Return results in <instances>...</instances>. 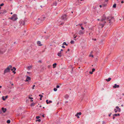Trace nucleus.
<instances>
[{"mask_svg":"<svg viewBox=\"0 0 124 124\" xmlns=\"http://www.w3.org/2000/svg\"><path fill=\"white\" fill-rule=\"evenodd\" d=\"M39 96L40 97L42 98L43 97V96L41 94H39Z\"/></svg>","mask_w":124,"mask_h":124,"instance_id":"nucleus-37","label":"nucleus"},{"mask_svg":"<svg viewBox=\"0 0 124 124\" xmlns=\"http://www.w3.org/2000/svg\"><path fill=\"white\" fill-rule=\"evenodd\" d=\"M55 91H57V89L56 88H54V89H53Z\"/></svg>","mask_w":124,"mask_h":124,"instance_id":"nucleus-32","label":"nucleus"},{"mask_svg":"<svg viewBox=\"0 0 124 124\" xmlns=\"http://www.w3.org/2000/svg\"><path fill=\"white\" fill-rule=\"evenodd\" d=\"M119 115H120L119 114H114L113 115V116H119Z\"/></svg>","mask_w":124,"mask_h":124,"instance_id":"nucleus-18","label":"nucleus"},{"mask_svg":"<svg viewBox=\"0 0 124 124\" xmlns=\"http://www.w3.org/2000/svg\"><path fill=\"white\" fill-rule=\"evenodd\" d=\"M59 87H60V86L59 85H57L56 87L57 88H59Z\"/></svg>","mask_w":124,"mask_h":124,"instance_id":"nucleus-41","label":"nucleus"},{"mask_svg":"<svg viewBox=\"0 0 124 124\" xmlns=\"http://www.w3.org/2000/svg\"><path fill=\"white\" fill-rule=\"evenodd\" d=\"M26 76L27 77V78L25 81H29L31 80V78L30 77L27 76Z\"/></svg>","mask_w":124,"mask_h":124,"instance_id":"nucleus-8","label":"nucleus"},{"mask_svg":"<svg viewBox=\"0 0 124 124\" xmlns=\"http://www.w3.org/2000/svg\"><path fill=\"white\" fill-rule=\"evenodd\" d=\"M111 79V78H109L108 79H106V80L108 82L110 81V80Z\"/></svg>","mask_w":124,"mask_h":124,"instance_id":"nucleus-19","label":"nucleus"},{"mask_svg":"<svg viewBox=\"0 0 124 124\" xmlns=\"http://www.w3.org/2000/svg\"><path fill=\"white\" fill-rule=\"evenodd\" d=\"M7 12V11L6 10H4L3 12H1V13L2 14H5Z\"/></svg>","mask_w":124,"mask_h":124,"instance_id":"nucleus-17","label":"nucleus"},{"mask_svg":"<svg viewBox=\"0 0 124 124\" xmlns=\"http://www.w3.org/2000/svg\"><path fill=\"white\" fill-rule=\"evenodd\" d=\"M37 44L39 46H41L42 45V44H41V42L40 41H38L37 42Z\"/></svg>","mask_w":124,"mask_h":124,"instance_id":"nucleus-14","label":"nucleus"},{"mask_svg":"<svg viewBox=\"0 0 124 124\" xmlns=\"http://www.w3.org/2000/svg\"><path fill=\"white\" fill-rule=\"evenodd\" d=\"M63 51V50L62 49H61V51H60L61 52V51Z\"/></svg>","mask_w":124,"mask_h":124,"instance_id":"nucleus-56","label":"nucleus"},{"mask_svg":"<svg viewBox=\"0 0 124 124\" xmlns=\"http://www.w3.org/2000/svg\"><path fill=\"white\" fill-rule=\"evenodd\" d=\"M27 73H28V74H30V73L29 72H27Z\"/></svg>","mask_w":124,"mask_h":124,"instance_id":"nucleus-55","label":"nucleus"},{"mask_svg":"<svg viewBox=\"0 0 124 124\" xmlns=\"http://www.w3.org/2000/svg\"><path fill=\"white\" fill-rule=\"evenodd\" d=\"M103 40H101L100 41V43L101 44H102L103 43Z\"/></svg>","mask_w":124,"mask_h":124,"instance_id":"nucleus-25","label":"nucleus"},{"mask_svg":"<svg viewBox=\"0 0 124 124\" xmlns=\"http://www.w3.org/2000/svg\"><path fill=\"white\" fill-rule=\"evenodd\" d=\"M89 56L90 57H93V56L92 55H89Z\"/></svg>","mask_w":124,"mask_h":124,"instance_id":"nucleus-40","label":"nucleus"},{"mask_svg":"<svg viewBox=\"0 0 124 124\" xmlns=\"http://www.w3.org/2000/svg\"><path fill=\"white\" fill-rule=\"evenodd\" d=\"M105 20L108 21V23H111L115 21L113 17L108 16L106 18L105 15H104L102 17V19L101 20V21L102 22Z\"/></svg>","mask_w":124,"mask_h":124,"instance_id":"nucleus-1","label":"nucleus"},{"mask_svg":"<svg viewBox=\"0 0 124 124\" xmlns=\"http://www.w3.org/2000/svg\"><path fill=\"white\" fill-rule=\"evenodd\" d=\"M51 67V66L49 65H48V68H49Z\"/></svg>","mask_w":124,"mask_h":124,"instance_id":"nucleus-50","label":"nucleus"},{"mask_svg":"<svg viewBox=\"0 0 124 124\" xmlns=\"http://www.w3.org/2000/svg\"><path fill=\"white\" fill-rule=\"evenodd\" d=\"M35 85H33L32 87V89H34V87L35 86Z\"/></svg>","mask_w":124,"mask_h":124,"instance_id":"nucleus-33","label":"nucleus"},{"mask_svg":"<svg viewBox=\"0 0 124 124\" xmlns=\"http://www.w3.org/2000/svg\"><path fill=\"white\" fill-rule=\"evenodd\" d=\"M8 95H6V96H5V98L6 99H7V98H8Z\"/></svg>","mask_w":124,"mask_h":124,"instance_id":"nucleus-45","label":"nucleus"},{"mask_svg":"<svg viewBox=\"0 0 124 124\" xmlns=\"http://www.w3.org/2000/svg\"><path fill=\"white\" fill-rule=\"evenodd\" d=\"M7 123H8V124H9L10 123V120H8L7 121Z\"/></svg>","mask_w":124,"mask_h":124,"instance_id":"nucleus-29","label":"nucleus"},{"mask_svg":"<svg viewBox=\"0 0 124 124\" xmlns=\"http://www.w3.org/2000/svg\"><path fill=\"white\" fill-rule=\"evenodd\" d=\"M100 8H101L102 7V6L101 5H100Z\"/></svg>","mask_w":124,"mask_h":124,"instance_id":"nucleus-59","label":"nucleus"},{"mask_svg":"<svg viewBox=\"0 0 124 124\" xmlns=\"http://www.w3.org/2000/svg\"><path fill=\"white\" fill-rule=\"evenodd\" d=\"M13 72L14 74H15L16 73V72L14 71H13Z\"/></svg>","mask_w":124,"mask_h":124,"instance_id":"nucleus-51","label":"nucleus"},{"mask_svg":"<svg viewBox=\"0 0 124 124\" xmlns=\"http://www.w3.org/2000/svg\"><path fill=\"white\" fill-rule=\"evenodd\" d=\"M84 31L80 30L79 31L78 34L80 35H83L84 34Z\"/></svg>","mask_w":124,"mask_h":124,"instance_id":"nucleus-9","label":"nucleus"},{"mask_svg":"<svg viewBox=\"0 0 124 124\" xmlns=\"http://www.w3.org/2000/svg\"><path fill=\"white\" fill-rule=\"evenodd\" d=\"M2 100H3V101H5V100H6V99L5 98H4V96H2Z\"/></svg>","mask_w":124,"mask_h":124,"instance_id":"nucleus-30","label":"nucleus"},{"mask_svg":"<svg viewBox=\"0 0 124 124\" xmlns=\"http://www.w3.org/2000/svg\"><path fill=\"white\" fill-rule=\"evenodd\" d=\"M4 4L3 3H2L1 4H0V6H2L4 5Z\"/></svg>","mask_w":124,"mask_h":124,"instance_id":"nucleus-39","label":"nucleus"},{"mask_svg":"<svg viewBox=\"0 0 124 124\" xmlns=\"http://www.w3.org/2000/svg\"><path fill=\"white\" fill-rule=\"evenodd\" d=\"M122 95H124V93H123L122 94Z\"/></svg>","mask_w":124,"mask_h":124,"instance_id":"nucleus-64","label":"nucleus"},{"mask_svg":"<svg viewBox=\"0 0 124 124\" xmlns=\"http://www.w3.org/2000/svg\"><path fill=\"white\" fill-rule=\"evenodd\" d=\"M61 54V52L60 51L58 53L57 55L59 57H61L62 56V55Z\"/></svg>","mask_w":124,"mask_h":124,"instance_id":"nucleus-13","label":"nucleus"},{"mask_svg":"<svg viewBox=\"0 0 124 124\" xmlns=\"http://www.w3.org/2000/svg\"><path fill=\"white\" fill-rule=\"evenodd\" d=\"M81 114V112H79V113H77V114L75 115V116L77 117L78 118H79V116Z\"/></svg>","mask_w":124,"mask_h":124,"instance_id":"nucleus-7","label":"nucleus"},{"mask_svg":"<svg viewBox=\"0 0 124 124\" xmlns=\"http://www.w3.org/2000/svg\"><path fill=\"white\" fill-rule=\"evenodd\" d=\"M42 116L43 117H45V116H44V115H42Z\"/></svg>","mask_w":124,"mask_h":124,"instance_id":"nucleus-60","label":"nucleus"},{"mask_svg":"<svg viewBox=\"0 0 124 124\" xmlns=\"http://www.w3.org/2000/svg\"><path fill=\"white\" fill-rule=\"evenodd\" d=\"M124 1H122L121 2V3H124Z\"/></svg>","mask_w":124,"mask_h":124,"instance_id":"nucleus-52","label":"nucleus"},{"mask_svg":"<svg viewBox=\"0 0 124 124\" xmlns=\"http://www.w3.org/2000/svg\"><path fill=\"white\" fill-rule=\"evenodd\" d=\"M95 70V69L94 68H93L92 69V71L93 72Z\"/></svg>","mask_w":124,"mask_h":124,"instance_id":"nucleus-36","label":"nucleus"},{"mask_svg":"<svg viewBox=\"0 0 124 124\" xmlns=\"http://www.w3.org/2000/svg\"><path fill=\"white\" fill-rule=\"evenodd\" d=\"M12 66L11 65H10L8 66L6 69H5L3 73V74L5 75V73L10 72V69L11 68Z\"/></svg>","mask_w":124,"mask_h":124,"instance_id":"nucleus-2","label":"nucleus"},{"mask_svg":"<svg viewBox=\"0 0 124 124\" xmlns=\"http://www.w3.org/2000/svg\"><path fill=\"white\" fill-rule=\"evenodd\" d=\"M119 85H117L116 84L114 85L113 86L114 88H119Z\"/></svg>","mask_w":124,"mask_h":124,"instance_id":"nucleus-12","label":"nucleus"},{"mask_svg":"<svg viewBox=\"0 0 124 124\" xmlns=\"http://www.w3.org/2000/svg\"><path fill=\"white\" fill-rule=\"evenodd\" d=\"M70 51V49L69 48L68 49V50H67V51Z\"/></svg>","mask_w":124,"mask_h":124,"instance_id":"nucleus-54","label":"nucleus"},{"mask_svg":"<svg viewBox=\"0 0 124 124\" xmlns=\"http://www.w3.org/2000/svg\"><path fill=\"white\" fill-rule=\"evenodd\" d=\"M40 117L39 116H37L36 117V118L37 119H39Z\"/></svg>","mask_w":124,"mask_h":124,"instance_id":"nucleus-34","label":"nucleus"},{"mask_svg":"<svg viewBox=\"0 0 124 124\" xmlns=\"http://www.w3.org/2000/svg\"><path fill=\"white\" fill-rule=\"evenodd\" d=\"M108 0H105V1L106 2H107L108 1Z\"/></svg>","mask_w":124,"mask_h":124,"instance_id":"nucleus-58","label":"nucleus"},{"mask_svg":"<svg viewBox=\"0 0 124 124\" xmlns=\"http://www.w3.org/2000/svg\"><path fill=\"white\" fill-rule=\"evenodd\" d=\"M62 48H65V46H63V45L62 46Z\"/></svg>","mask_w":124,"mask_h":124,"instance_id":"nucleus-47","label":"nucleus"},{"mask_svg":"<svg viewBox=\"0 0 124 124\" xmlns=\"http://www.w3.org/2000/svg\"><path fill=\"white\" fill-rule=\"evenodd\" d=\"M106 23V22L105 21H104V23H100V25H101V27L102 28L103 27L105 23Z\"/></svg>","mask_w":124,"mask_h":124,"instance_id":"nucleus-11","label":"nucleus"},{"mask_svg":"<svg viewBox=\"0 0 124 124\" xmlns=\"http://www.w3.org/2000/svg\"><path fill=\"white\" fill-rule=\"evenodd\" d=\"M89 73L90 74H92L93 73V72H92H92L90 71Z\"/></svg>","mask_w":124,"mask_h":124,"instance_id":"nucleus-42","label":"nucleus"},{"mask_svg":"<svg viewBox=\"0 0 124 124\" xmlns=\"http://www.w3.org/2000/svg\"><path fill=\"white\" fill-rule=\"evenodd\" d=\"M16 70V68L15 67H13L12 69H11V70L12 71H15Z\"/></svg>","mask_w":124,"mask_h":124,"instance_id":"nucleus-24","label":"nucleus"},{"mask_svg":"<svg viewBox=\"0 0 124 124\" xmlns=\"http://www.w3.org/2000/svg\"><path fill=\"white\" fill-rule=\"evenodd\" d=\"M81 28L82 30H83L84 29V28L82 26H81Z\"/></svg>","mask_w":124,"mask_h":124,"instance_id":"nucleus-46","label":"nucleus"},{"mask_svg":"<svg viewBox=\"0 0 124 124\" xmlns=\"http://www.w3.org/2000/svg\"><path fill=\"white\" fill-rule=\"evenodd\" d=\"M116 4H114L113 5V7L114 8H116Z\"/></svg>","mask_w":124,"mask_h":124,"instance_id":"nucleus-28","label":"nucleus"},{"mask_svg":"<svg viewBox=\"0 0 124 124\" xmlns=\"http://www.w3.org/2000/svg\"><path fill=\"white\" fill-rule=\"evenodd\" d=\"M5 52V51H3V52H1V51H0V54H2Z\"/></svg>","mask_w":124,"mask_h":124,"instance_id":"nucleus-38","label":"nucleus"},{"mask_svg":"<svg viewBox=\"0 0 124 124\" xmlns=\"http://www.w3.org/2000/svg\"><path fill=\"white\" fill-rule=\"evenodd\" d=\"M77 37V36H76L75 37H74V39L75 38Z\"/></svg>","mask_w":124,"mask_h":124,"instance_id":"nucleus-62","label":"nucleus"},{"mask_svg":"<svg viewBox=\"0 0 124 124\" xmlns=\"http://www.w3.org/2000/svg\"><path fill=\"white\" fill-rule=\"evenodd\" d=\"M34 104H35L34 103H33L31 104L30 105L31 106H34Z\"/></svg>","mask_w":124,"mask_h":124,"instance_id":"nucleus-31","label":"nucleus"},{"mask_svg":"<svg viewBox=\"0 0 124 124\" xmlns=\"http://www.w3.org/2000/svg\"><path fill=\"white\" fill-rule=\"evenodd\" d=\"M82 24H78V25H79L80 26H82Z\"/></svg>","mask_w":124,"mask_h":124,"instance_id":"nucleus-48","label":"nucleus"},{"mask_svg":"<svg viewBox=\"0 0 124 124\" xmlns=\"http://www.w3.org/2000/svg\"><path fill=\"white\" fill-rule=\"evenodd\" d=\"M10 19L12 20L15 21L17 20L18 19V18L17 17L16 14H14L10 18Z\"/></svg>","mask_w":124,"mask_h":124,"instance_id":"nucleus-3","label":"nucleus"},{"mask_svg":"<svg viewBox=\"0 0 124 124\" xmlns=\"http://www.w3.org/2000/svg\"><path fill=\"white\" fill-rule=\"evenodd\" d=\"M68 18L67 17L66 15H63L62 16V19L64 21H66L67 20Z\"/></svg>","mask_w":124,"mask_h":124,"instance_id":"nucleus-5","label":"nucleus"},{"mask_svg":"<svg viewBox=\"0 0 124 124\" xmlns=\"http://www.w3.org/2000/svg\"><path fill=\"white\" fill-rule=\"evenodd\" d=\"M116 108L114 109V111L115 113H116L117 112H120L121 111V109L118 106H116Z\"/></svg>","mask_w":124,"mask_h":124,"instance_id":"nucleus-4","label":"nucleus"},{"mask_svg":"<svg viewBox=\"0 0 124 124\" xmlns=\"http://www.w3.org/2000/svg\"><path fill=\"white\" fill-rule=\"evenodd\" d=\"M62 45H66L67 46L68 45V44H67L65 42H63V43L62 44Z\"/></svg>","mask_w":124,"mask_h":124,"instance_id":"nucleus-22","label":"nucleus"},{"mask_svg":"<svg viewBox=\"0 0 124 124\" xmlns=\"http://www.w3.org/2000/svg\"><path fill=\"white\" fill-rule=\"evenodd\" d=\"M57 65V64L56 63H55L53 64V68H54L56 67V65Z\"/></svg>","mask_w":124,"mask_h":124,"instance_id":"nucleus-21","label":"nucleus"},{"mask_svg":"<svg viewBox=\"0 0 124 124\" xmlns=\"http://www.w3.org/2000/svg\"><path fill=\"white\" fill-rule=\"evenodd\" d=\"M46 103L47 104H48V103H52V101H49L48 100H47L46 101Z\"/></svg>","mask_w":124,"mask_h":124,"instance_id":"nucleus-15","label":"nucleus"},{"mask_svg":"<svg viewBox=\"0 0 124 124\" xmlns=\"http://www.w3.org/2000/svg\"><path fill=\"white\" fill-rule=\"evenodd\" d=\"M113 119H115V116H113Z\"/></svg>","mask_w":124,"mask_h":124,"instance_id":"nucleus-57","label":"nucleus"},{"mask_svg":"<svg viewBox=\"0 0 124 124\" xmlns=\"http://www.w3.org/2000/svg\"><path fill=\"white\" fill-rule=\"evenodd\" d=\"M29 99H31V100L33 99V98L32 97H29Z\"/></svg>","mask_w":124,"mask_h":124,"instance_id":"nucleus-44","label":"nucleus"},{"mask_svg":"<svg viewBox=\"0 0 124 124\" xmlns=\"http://www.w3.org/2000/svg\"><path fill=\"white\" fill-rule=\"evenodd\" d=\"M38 121L39 122H40L41 121V120L40 119H38V120H36V121Z\"/></svg>","mask_w":124,"mask_h":124,"instance_id":"nucleus-35","label":"nucleus"},{"mask_svg":"<svg viewBox=\"0 0 124 124\" xmlns=\"http://www.w3.org/2000/svg\"><path fill=\"white\" fill-rule=\"evenodd\" d=\"M41 98V97L40 98V100H42V98Z\"/></svg>","mask_w":124,"mask_h":124,"instance_id":"nucleus-61","label":"nucleus"},{"mask_svg":"<svg viewBox=\"0 0 124 124\" xmlns=\"http://www.w3.org/2000/svg\"><path fill=\"white\" fill-rule=\"evenodd\" d=\"M74 43V41L73 40H72L70 42V43L71 44H73Z\"/></svg>","mask_w":124,"mask_h":124,"instance_id":"nucleus-26","label":"nucleus"},{"mask_svg":"<svg viewBox=\"0 0 124 124\" xmlns=\"http://www.w3.org/2000/svg\"><path fill=\"white\" fill-rule=\"evenodd\" d=\"M45 17L44 16H42L41 18V20L42 21H43L44 19H45Z\"/></svg>","mask_w":124,"mask_h":124,"instance_id":"nucleus-16","label":"nucleus"},{"mask_svg":"<svg viewBox=\"0 0 124 124\" xmlns=\"http://www.w3.org/2000/svg\"><path fill=\"white\" fill-rule=\"evenodd\" d=\"M102 124H106L105 122L103 121Z\"/></svg>","mask_w":124,"mask_h":124,"instance_id":"nucleus-43","label":"nucleus"},{"mask_svg":"<svg viewBox=\"0 0 124 124\" xmlns=\"http://www.w3.org/2000/svg\"><path fill=\"white\" fill-rule=\"evenodd\" d=\"M53 4V5H54V6H56L57 5V3L56 2H54V3Z\"/></svg>","mask_w":124,"mask_h":124,"instance_id":"nucleus-23","label":"nucleus"},{"mask_svg":"<svg viewBox=\"0 0 124 124\" xmlns=\"http://www.w3.org/2000/svg\"><path fill=\"white\" fill-rule=\"evenodd\" d=\"M39 62H41V61H40V60L39 61Z\"/></svg>","mask_w":124,"mask_h":124,"instance_id":"nucleus-63","label":"nucleus"},{"mask_svg":"<svg viewBox=\"0 0 124 124\" xmlns=\"http://www.w3.org/2000/svg\"><path fill=\"white\" fill-rule=\"evenodd\" d=\"M32 67L31 66H29L28 67V69L29 70H30Z\"/></svg>","mask_w":124,"mask_h":124,"instance_id":"nucleus-27","label":"nucleus"},{"mask_svg":"<svg viewBox=\"0 0 124 124\" xmlns=\"http://www.w3.org/2000/svg\"><path fill=\"white\" fill-rule=\"evenodd\" d=\"M65 97L66 99H68L69 97V96L68 95L66 94L65 95Z\"/></svg>","mask_w":124,"mask_h":124,"instance_id":"nucleus-20","label":"nucleus"},{"mask_svg":"<svg viewBox=\"0 0 124 124\" xmlns=\"http://www.w3.org/2000/svg\"><path fill=\"white\" fill-rule=\"evenodd\" d=\"M2 110L3 111L4 113H5L7 110V109L6 108H2Z\"/></svg>","mask_w":124,"mask_h":124,"instance_id":"nucleus-10","label":"nucleus"},{"mask_svg":"<svg viewBox=\"0 0 124 124\" xmlns=\"http://www.w3.org/2000/svg\"><path fill=\"white\" fill-rule=\"evenodd\" d=\"M111 114V113H110V114L108 115V116H110Z\"/></svg>","mask_w":124,"mask_h":124,"instance_id":"nucleus-53","label":"nucleus"},{"mask_svg":"<svg viewBox=\"0 0 124 124\" xmlns=\"http://www.w3.org/2000/svg\"><path fill=\"white\" fill-rule=\"evenodd\" d=\"M92 40H94V41H96V39H92Z\"/></svg>","mask_w":124,"mask_h":124,"instance_id":"nucleus-49","label":"nucleus"},{"mask_svg":"<svg viewBox=\"0 0 124 124\" xmlns=\"http://www.w3.org/2000/svg\"><path fill=\"white\" fill-rule=\"evenodd\" d=\"M19 23L21 26L24 25L25 23L24 21H23L22 20H21L19 22Z\"/></svg>","mask_w":124,"mask_h":124,"instance_id":"nucleus-6","label":"nucleus"}]
</instances>
